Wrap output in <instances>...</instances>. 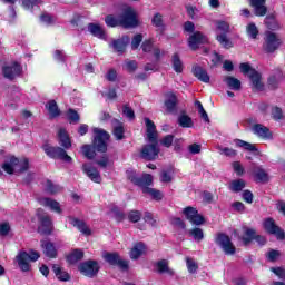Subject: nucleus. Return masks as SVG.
Wrapping results in <instances>:
<instances>
[{
    "label": "nucleus",
    "instance_id": "5",
    "mask_svg": "<svg viewBox=\"0 0 285 285\" xmlns=\"http://www.w3.org/2000/svg\"><path fill=\"white\" fill-rule=\"evenodd\" d=\"M14 166H20L18 173H28L30 170V159L26 157L19 159L17 156H10L9 161L3 163L1 168L7 175H12L14 173Z\"/></svg>",
    "mask_w": 285,
    "mask_h": 285
},
{
    "label": "nucleus",
    "instance_id": "44",
    "mask_svg": "<svg viewBox=\"0 0 285 285\" xmlns=\"http://www.w3.org/2000/svg\"><path fill=\"white\" fill-rule=\"evenodd\" d=\"M70 23L71 26H73V28H78L80 32H83V30H86V17L81 14L73 16Z\"/></svg>",
    "mask_w": 285,
    "mask_h": 285
},
{
    "label": "nucleus",
    "instance_id": "13",
    "mask_svg": "<svg viewBox=\"0 0 285 285\" xmlns=\"http://www.w3.org/2000/svg\"><path fill=\"white\" fill-rule=\"evenodd\" d=\"M240 68V72H243V75H249V79L255 88V90H264V83H262V73H259V71H256L255 69H253V67H250V63L248 62H242L239 65Z\"/></svg>",
    "mask_w": 285,
    "mask_h": 285
},
{
    "label": "nucleus",
    "instance_id": "28",
    "mask_svg": "<svg viewBox=\"0 0 285 285\" xmlns=\"http://www.w3.org/2000/svg\"><path fill=\"white\" fill-rule=\"evenodd\" d=\"M83 257H86V253H83L82 249L75 248L71 250V253L66 255L65 259L67 264L75 266V264H78V262H81Z\"/></svg>",
    "mask_w": 285,
    "mask_h": 285
},
{
    "label": "nucleus",
    "instance_id": "19",
    "mask_svg": "<svg viewBox=\"0 0 285 285\" xmlns=\"http://www.w3.org/2000/svg\"><path fill=\"white\" fill-rule=\"evenodd\" d=\"M164 106L166 108V112L168 115H173L177 112V105L179 104V99L177 98V95L173 91H167L165 95Z\"/></svg>",
    "mask_w": 285,
    "mask_h": 285
},
{
    "label": "nucleus",
    "instance_id": "47",
    "mask_svg": "<svg viewBox=\"0 0 285 285\" xmlns=\"http://www.w3.org/2000/svg\"><path fill=\"white\" fill-rule=\"evenodd\" d=\"M105 23L107 28H119L121 27V18H117L115 14H107L105 17Z\"/></svg>",
    "mask_w": 285,
    "mask_h": 285
},
{
    "label": "nucleus",
    "instance_id": "32",
    "mask_svg": "<svg viewBox=\"0 0 285 285\" xmlns=\"http://www.w3.org/2000/svg\"><path fill=\"white\" fill-rule=\"evenodd\" d=\"M151 26L156 28V32L164 35L166 32V23H164V16L159 12L155 13L151 18Z\"/></svg>",
    "mask_w": 285,
    "mask_h": 285
},
{
    "label": "nucleus",
    "instance_id": "22",
    "mask_svg": "<svg viewBox=\"0 0 285 285\" xmlns=\"http://www.w3.org/2000/svg\"><path fill=\"white\" fill-rule=\"evenodd\" d=\"M111 126L112 135L117 141L126 139V128L124 127V122H121V120L114 118L111 120Z\"/></svg>",
    "mask_w": 285,
    "mask_h": 285
},
{
    "label": "nucleus",
    "instance_id": "45",
    "mask_svg": "<svg viewBox=\"0 0 285 285\" xmlns=\"http://www.w3.org/2000/svg\"><path fill=\"white\" fill-rule=\"evenodd\" d=\"M171 66H173L174 71L177 72V75H181V72H184V62L181 61L179 53L173 55Z\"/></svg>",
    "mask_w": 285,
    "mask_h": 285
},
{
    "label": "nucleus",
    "instance_id": "18",
    "mask_svg": "<svg viewBox=\"0 0 285 285\" xmlns=\"http://www.w3.org/2000/svg\"><path fill=\"white\" fill-rule=\"evenodd\" d=\"M264 229L268 235H275L276 239L279 242H284L285 239V232L275 223V219L273 218H267L264 222Z\"/></svg>",
    "mask_w": 285,
    "mask_h": 285
},
{
    "label": "nucleus",
    "instance_id": "12",
    "mask_svg": "<svg viewBox=\"0 0 285 285\" xmlns=\"http://www.w3.org/2000/svg\"><path fill=\"white\" fill-rule=\"evenodd\" d=\"M215 245L219 246L225 255H235L237 253V247L233 244L230 236L226 233L219 232L214 238Z\"/></svg>",
    "mask_w": 285,
    "mask_h": 285
},
{
    "label": "nucleus",
    "instance_id": "21",
    "mask_svg": "<svg viewBox=\"0 0 285 285\" xmlns=\"http://www.w3.org/2000/svg\"><path fill=\"white\" fill-rule=\"evenodd\" d=\"M128 43H130V37L122 36L119 39L112 40L110 46L114 49V52H117L118 55H124V52H126V48H128Z\"/></svg>",
    "mask_w": 285,
    "mask_h": 285
},
{
    "label": "nucleus",
    "instance_id": "26",
    "mask_svg": "<svg viewBox=\"0 0 285 285\" xmlns=\"http://www.w3.org/2000/svg\"><path fill=\"white\" fill-rule=\"evenodd\" d=\"M233 144H235L236 148H243V150H246L247 153H253V155H259V149L255 144H250L239 138L234 139Z\"/></svg>",
    "mask_w": 285,
    "mask_h": 285
},
{
    "label": "nucleus",
    "instance_id": "35",
    "mask_svg": "<svg viewBox=\"0 0 285 285\" xmlns=\"http://www.w3.org/2000/svg\"><path fill=\"white\" fill-rule=\"evenodd\" d=\"M88 30L92 35V37H97V39L106 41V30H104L101 26L91 22L88 24Z\"/></svg>",
    "mask_w": 285,
    "mask_h": 285
},
{
    "label": "nucleus",
    "instance_id": "62",
    "mask_svg": "<svg viewBox=\"0 0 285 285\" xmlns=\"http://www.w3.org/2000/svg\"><path fill=\"white\" fill-rule=\"evenodd\" d=\"M126 69L127 71H129L130 73L135 72L137 70V68H139V65H137L136 60H127L125 62Z\"/></svg>",
    "mask_w": 285,
    "mask_h": 285
},
{
    "label": "nucleus",
    "instance_id": "16",
    "mask_svg": "<svg viewBox=\"0 0 285 285\" xmlns=\"http://www.w3.org/2000/svg\"><path fill=\"white\" fill-rule=\"evenodd\" d=\"M21 72H23V67L17 61L11 62L10 66H2V77L9 81H14L17 77H21Z\"/></svg>",
    "mask_w": 285,
    "mask_h": 285
},
{
    "label": "nucleus",
    "instance_id": "30",
    "mask_svg": "<svg viewBox=\"0 0 285 285\" xmlns=\"http://www.w3.org/2000/svg\"><path fill=\"white\" fill-rule=\"evenodd\" d=\"M69 224L73 226V228H77L82 235H86L87 237L92 235V230L88 228V225H86V222L75 218V217H69Z\"/></svg>",
    "mask_w": 285,
    "mask_h": 285
},
{
    "label": "nucleus",
    "instance_id": "42",
    "mask_svg": "<svg viewBox=\"0 0 285 285\" xmlns=\"http://www.w3.org/2000/svg\"><path fill=\"white\" fill-rule=\"evenodd\" d=\"M52 271H53L57 279H59V282H70L69 273L63 271V268H61V266L55 264L52 266Z\"/></svg>",
    "mask_w": 285,
    "mask_h": 285
},
{
    "label": "nucleus",
    "instance_id": "14",
    "mask_svg": "<svg viewBox=\"0 0 285 285\" xmlns=\"http://www.w3.org/2000/svg\"><path fill=\"white\" fill-rule=\"evenodd\" d=\"M78 271L81 273V275H85V277L92 279V277H97V275H99L101 266H99L98 261L88 259L79 264Z\"/></svg>",
    "mask_w": 285,
    "mask_h": 285
},
{
    "label": "nucleus",
    "instance_id": "4",
    "mask_svg": "<svg viewBox=\"0 0 285 285\" xmlns=\"http://www.w3.org/2000/svg\"><path fill=\"white\" fill-rule=\"evenodd\" d=\"M183 215L185 216V219H187V222L191 223L193 226H196L189 229V237H193V239L196 240L197 243L203 242L204 229L197 226H204V224H206V217L199 214V210H197V208L193 206L185 207L183 209Z\"/></svg>",
    "mask_w": 285,
    "mask_h": 285
},
{
    "label": "nucleus",
    "instance_id": "10",
    "mask_svg": "<svg viewBox=\"0 0 285 285\" xmlns=\"http://www.w3.org/2000/svg\"><path fill=\"white\" fill-rule=\"evenodd\" d=\"M159 153H161L159 140H149V144L144 145L140 149L139 157L145 161H156L159 159Z\"/></svg>",
    "mask_w": 285,
    "mask_h": 285
},
{
    "label": "nucleus",
    "instance_id": "9",
    "mask_svg": "<svg viewBox=\"0 0 285 285\" xmlns=\"http://www.w3.org/2000/svg\"><path fill=\"white\" fill-rule=\"evenodd\" d=\"M244 236L240 237V240L243 242V246H250L253 242H256V244L262 248L263 246H266L267 239L266 236L257 234V229L250 228V227H243Z\"/></svg>",
    "mask_w": 285,
    "mask_h": 285
},
{
    "label": "nucleus",
    "instance_id": "43",
    "mask_svg": "<svg viewBox=\"0 0 285 285\" xmlns=\"http://www.w3.org/2000/svg\"><path fill=\"white\" fill-rule=\"evenodd\" d=\"M229 190L232 193H242L246 188V180L238 178L235 180H232L228 186Z\"/></svg>",
    "mask_w": 285,
    "mask_h": 285
},
{
    "label": "nucleus",
    "instance_id": "17",
    "mask_svg": "<svg viewBox=\"0 0 285 285\" xmlns=\"http://www.w3.org/2000/svg\"><path fill=\"white\" fill-rule=\"evenodd\" d=\"M187 43L194 52L199 50V46H206V43H210L208 36L202 33V31H195L189 36Z\"/></svg>",
    "mask_w": 285,
    "mask_h": 285
},
{
    "label": "nucleus",
    "instance_id": "8",
    "mask_svg": "<svg viewBox=\"0 0 285 285\" xmlns=\"http://www.w3.org/2000/svg\"><path fill=\"white\" fill-rule=\"evenodd\" d=\"M41 257L39 252L31 249L28 252H20L16 259L18 262V266L22 273H30V268H32V265H30L29 262H37Z\"/></svg>",
    "mask_w": 285,
    "mask_h": 285
},
{
    "label": "nucleus",
    "instance_id": "59",
    "mask_svg": "<svg viewBox=\"0 0 285 285\" xmlns=\"http://www.w3.org/2000/svg\"><path fill=\"white\" fill-rule=\"evenodd\" d=\"M173 141H175V135H166L160 140V144L164 146V148H170V146H173Z\"/></svg>",
    "mask_w": 285,
    "mask_h": 285
},
{
    "label": "nucleus",
    "instance_id": "33",
    "mask_svg": "<svg viewBox=\"0 0 285 285\" xmlns=\"http://www.w3.org/2000/svg\"><path fill=\"white\" fill-rule=\"evenodd\" d=\"M177 124L180 128H194L195 122L193 118L186 114V110L180 111V115L177 118Z\"/></svg>",
    "mask_w": 285,
    "mask_h": 285
},
{
    "label": "nucleus",
    "instance_id": "56",
    "mask_svg": "<svg viewBox=\"0 0 285 285\" xmlns=\"http://www.w3.org/2000/svg\"><path fill=\"white\" fill-rule=\"evenodd\" d=\"M272 119H274V121H282V119H284V111L282 108L277 106L272 108Z\"/></svg>",
    "mask_w": 285,
    "mask_h": 285
},
{
    "label": "nucleus",
    "instance_id": "38",
    "mask_svg": "<svg viewBox=\"0 0 285 285\" xmlns=\"http://www.w3.org/2000/svg\"><path fill=\"white\" fill-rule=\"evenodd\" d=\"M216 41L224 48L225 50H230V48L235 47V43H233V40L228 38V33H219L216 36Z\"/></svg>",
    "mask_w": 285,
    "mask_h": 285
},
{
    "label": "nucleus",
    "instance_id": "46",
    "mask_svg": "<svg viewBox=\"0 0 285 285\" xmlns=\"http://www.w3.org/2000/svg\"><path fill=\"white\" fill-rule=\"evenodd\" d=\"M141 217H144L141 210L131 209L127 213V219L130 224H139V222H141Z\"/></svg>",
    "mask_w": 285,
    "mask_h": 285
},
{
    "label": "nucleus",
    "instance_id": "15",
    "mask_svg": "<svg viewBox=\"0 0 285 285\" xmlns=\"http://www.w3.org/2000/svg\"><path fill=\"white\" fill-rule=\"evenodd\" d=\"M282 46V38L277 37V33L268 31L265 37L263 50L267 55H273L276 50H279Z\"/></svg>",
    "mask_w": 285,
    "mask_h": 285
},
{
    "label": "nucleus",
    "instance_id": "57",
    "mask_svg": "<svg viewBox=\"0 0 285 285\" xmlns=\"http://www.w3.org/2000/svg\"><path fill=\"white\" fill-rule=\"evenodd\" d=\"M141 41H144V35L137 33L131 39V50H137L139 46H141Z\"/></svg>",
    "mask_w": 285,
    "mask_h": 285
},
{
    "label": "nucleus",
    "instance_id": "54",
    "mask_svg": "<svg viewBox=\"0 0 285 285\" xmlns=\"http://www.w3.org/2000/svg\"><path fill=\"white\" fill-rule=\"evenodd\" d=\"M247 35L252 38V39H257V37L259 36V29H257V26L255 24V22H250L247 26Z\"/></svg>",
    "mask_w": 285,
    "mask_h": 285
},
{
    "label": "nucleus",
    "instance_id": "25",
    "mask_svg": "<svg viewBox=\"0 0 285 285\" xmlns=\"http://www.w3.org/2000/svg\"><path fill=\"white\" fill-rule=\"evenodd\" d=\"M145 126H146V136L148 141L159 140V137L157 134V126L150 118H145Z\"/></svg>",
    "mask_w": 285,
    "mask_h": 285
},
{
    "label": "nucleus",
    "instance_id": "29",
    "mask_svg": "<svg viewBox=\"0 0 285 285\" xmlns=\"http://www.w3.org/2000/svg\"><path fill=\"white\" fill-rule=\"evenodd\" d=\"M82 173H85V175H87V177H89L94 184H99L101 181V174H99V170L88 164L82 165Z\"/></svg>",
    "mask_w": 285,
    "mask_h": 285
},
{
    "label": "nucleus",
    "instance_id": "27",
    "mask_svg": "<svg viewBox=\"0 0 285 285\" xmlns=\"http://www.w3.org/2000/svg\"><path fill=\"white\" fill-rule=\"evenodd\" d=\"M41 248L43 249V255L49 257V259H57L58 252L55 243L50 240H41Z\"/></svg>",
    "mask_w": 285,
    "mask_h": 285
},
{
    "label": "nucleus",
    "instance_id": "48",
    "mask_svg": "<svg viewBox=\"0 0 285 285\" xmlns=\"http://www.w3.org/2000/svg\"><path fill=\"white\" fill-rule=\"evenodd\" d=\"M265 257L267 262H271V264H275L279 257H282V252L277 249H269L266 254Z\"/></svg>",
    "mask_w": 285,
    "mask_h": 285
},
{
    "label": "nucleus",
    "instance_id": "51",
    "mask_svg": "<svg viewBox=\"0 0 285 285\" xmlns=\"http://www.w3.org/2000/svg\"><path fill=\"white\" fill-rule=\"evenodd\" d=\"M45 190L46 193H49V195H57V193H59L61 188L58 185H55L52 180L47 179Z\"/></svg>",
    "mask_w": 285,
    "mask_h": 285
},
{
    "label": "nucleus",
    "instance_id": "60",
    "mask_svg": "<svg viewBox=\"0 0 285 285\" xmlns=\"http://www.w3.org/2000/svg\"><path fill=\"white\" fill-rule=\"evenodd\" d=\"M142 219L145 224H150V226H157V220L150 212H145Z\"/></svg>",
    "mask_w": 285,
    "mask_h": 285
},
{
    "label": "nucleus",
    "instance_id": "63",
    "mask_svg": "<svg viewBox=\"0 0 285 285\" xmlns=\"http://www.w3.org/2000/svg\"><path fill=\"white\" fill-rule=\"evenodd\" d=\"M173 226H176L177 228H180L181 230H186V222L179 217H174L171 219Z\"/></svg>",
    "mask_w": 285,
    "mask_h": 285
},
{
    "label": "nucleus",
    "instance_id": "50",
    "mask_svg": "<svg viewBox=\"0 0 285 285\" xmlns=\"http://www.w3.org/2000/svg\"><path fill=\"white\" fill-rule=\"evenodd\" d=\"M219 155H224L225 157H237V150L229 147H217Z\"/></svg>",
    "mask_w": 285,
    "mask_h": 285
},
{
    "label": "nucleus",
    "instance_id": "41",
    "mask_svg": "<svg viewBox=\"0 0 285 285\" xmlns=\"http://www.w3.org/2000/svg\"><path fill=\"white\" fill-rule=\"evenodd\" d=\"M253 174H254L256 181H259L261 184H268V173H266V170H264V168L254 167Z\"/></svg>",
    "mask_w": 285,
    "mask_h": 285
},
{
    "label": "nucleus",
    "instance_id": "49",
    "mask_svg": "<svg viewBox=\"0 0 285 285\" xmlns=\"http://www.w3.org/2000/svg\"><path fill=\"white\" fill-rule=\"evenodd\" d=\"M67 117L69 124H79V121H81V116H79V112L72 108L68 109Z\"/></svg>",
    "mask_w": 285,
    "mask_h": 285
},
{
    "label": "nucleus",
    "instance_id": "11",
    "mask_svg": "<svg viewBox=\"0 0 285 285\" xmlns=\"http://www.w3.org/2000/svg\"><path fill=\"white\" fill-rule=\"evenodd\" d=\"M102 259L108 265L119 268V271H128L130 268V263L121 258L119 252H105L102 254Z\"/></svg>",
    "mask_w": 285,
    "mask_h": 285
},
{
    "label": "nucleus",
    "instance_id": "34",
    "mask_svg": "<svg viewBox=\"0 0 285 285\" xmlns=\"http://www.w3.org/2000/svg\"><path fill=\"white\" fill-rule=\"evenodd\" d=\"M155 266H156L157 273L159 275H164V273H166L170 277H173L175 275V269H171L168 266V259H160V261L156 262Z\"/></svg>",
    "mask_w": 285,
    "mask_h": 285
},
{
    "label": "nucleus",
    "instance_id": "6",
    "mask_svg": "<svg viewBox=\"0 0 285 285\" xmlns=\"http://www.w3.org/2000/svg\"><path fill=\"white\" fill-rule=\"evenodd\" d=\"M120 24L125 30H130L132 28H139L141 22L139 21V16L132 7H127L124 9L120 16Z\"/></svg>",
    "mask_w": 285,
    "mask_h": 285
},
{
    "label": "nucleus",
    "instance_id": "61",
    "mask_svg": "<svg viewBox=\"0 0 285 285\" xmlns=\"http://www.w3.org/2000/svg\"><path fill=\"white\" fill-rule=\"evenodd\" d=\"M243 200H245L246 204H253L254 195L250 189H245L242 194Z\"/></svg>",
    "mask_w": 285,
    "mask_h": 285
},
{
    "label": "nucleus",
    "instance_id": "55",
    "mask_svg": "<svg viewBox=\"0 0 285 285\" xmlns=\"http://www.w3.org/2000/svg\"><path fill=\"white\" fill-rule=\"evenodd\" d=\"M111 213H114V217L116 219V222H118V224H121V222H124L126 219V213H124L121 209H119V207H114L111 209Z\"/></svg>",
    "mask_w": 285,
    "mask_h": 285
},
{
    "label": "nucleus",
    "instance_id": "39",
    "mask_svg": "<svg viewBox=\"0 0 285 285\" xmlns=\"http://www.w3.org/2000/svg\"><path fill=\"white\" fill-rule=\"evenodd\" d=\"M223 81L228 86L230 90H236V91L242 90V81L233 76H226L223 79Z\"/></svg>",
    "mask_w": 285,
    "mask_h": 285
},
{
    "label": "nucleus",
    "instance_id": "53",
    "mask_svg": "<svg viewBox=\"0 0 285 285\" xmlns=\"http://www.w3.org/2000/svg\"><path fill=\"white\" fill-rule=\"evenodd\" d=\"M155 40L153 38L146 39L141 43V50L142 52H153L155 50Z\"/></svg>",
    "mask_w": 285,
    "mask_h": 285
},
{
    "label": "nucleus",
    "instance_id": "24",
    "mask_svg": "<svg viewBox=\"0 0 285 285\" xmlns=\"http://www.w3.org/2000/svg\"><path fill=\"white\" fill-rule=\"evenodd\" d=\"M249 6L254 8V13L256 17H266L268 12L266 0H249Z\"/></svg>",
    "mask_w": 285,
    "mask_h": 285
},
{
    "label": "nucleus",
    "instance_id": "1",
    "mask_svg": "<svg viewBox=\"0 0 285 285\" xmlns=\"http://www.w3.org/2000/svg\"><path fill=\"white\" fill-rule=\"evenodd\" d=\"M58 144L61 147L45 142L41 148L49 159H59L60 161H65V164H72V157L66 151L72 148V141L68 131L63 128L58 130Z\"/></svg>",
    "mask_w": 285,
    "mask_h": 285
},
{
    "label": "nucleus",
    "instance_id": "2",
    "mask_svg": "<svg viewBox=\"0 0 285 285\" xmlns=\"http://www.w3.org/2000/svg\"><path fill=\"white\" fill-rule=\"evenodd\" d=\"M91 144H86L81 147L82 155L86 159L92 160L97 157V153L105 155L108 153V141H110V134L99 127L92 128Z\"/></svg>",
    "mask_w": 285,
    "mask_h": 285
},
{
    "label": "nucleus",
    "instance_id": "20",
    "mask_svg": "<svg viewBox=\"0 0 285 285\" xmlns=\"http://www.w3.org/2000/svg\"><path fill=\"white\" fill-rule=\"evenodd\" d=\"M252 132L259 137V139L271 140L273 139V132L271 129L262 124H255L252 126Z\"/></svg>",
    "mask_w": 285,
    "mask_h": 285
},
{
    "label": "nucleus",
    "instance_id": "7",
    "mask_svg": "<svg viewBox=\"0 0 285 285\" xmlns=\"http://www.w3.org/2000/svg\"><path fill=\"white\" fill-rule=\"evenodd\" d=\"M36 215L39 224V235H45L46 237L52 235V233H55V223L52 222V217L48 214H43V209H38Z\"/></svg>",
    "mask_w": 285,
    "mask_h": 285
},
{
    "label": "nucleus",
    "instance_id": "36",
    "mask_svg": "<svg viewBox=\"0 0 285 285\" xmlns=\"http://www.w3.org/2000/svg\"><path fill=\"white\" fill-rule=\"evenodd\" d=\"M144 250H146V244L144 242L137 243L129 252L130 259H139L144 255Z\"/></svg>",
    "mask_w": 285,
    "mask_h": 285
},
{
    "label": "nucleus",
    "instance_id": "40",
    "mask_svg": "<svg viewBox=\"0 0 285 285\" xmlns=\"http://www.w3.org/2000/svg\"><path fill=\"white\" fill-rule=\"evenodd\" d=\"M46 108L51 119H55L61 115V109H59V105H57L56 100H49Z\"/></svg>",
    "mask_w": 285,
    "mask_h": 285
},
{
    "label": "nucleus",
    "instance_id": "52",
    "mask_svg": "<svg viewBox=\"0 0 285 285\" xmlns=\"http://www.w3.org/2000/svg\"><path fill=\"white\" fill-rule=\"evenodd\" d=\"M216 29L222 32V35H228L230 32V24L224 20L216 21Z\"/></svg>",
    "mask_w": 285,
    "mask_h": 285
},
{
    "label": "nucleus",
    "instance_id": "37",
    "mask_svg": "<svg viewBox=\"0 0 285 285\" xmlns=\"http://www.w3.org/2000/svg\"><path fill=\"white\" fill-rule=\"evenodd\" d=\"M264 23L267 30H279V22L277 21V17L275 16V13L267 14L265 17Z\"/></svg>",
    "mask_w": 285,
    "mask_h": 285
},
{
    "label": "nucleus",
    "instance_id": "64",
    "mask_svg": "<svg viewBox=\"0 0 285 285\" xmlns=\"http://www.w3.org/2000/svg\"><path fill=\"white\" fill-rule=\"evenodd\" d=\"M232 166L234 168V173H236L238 177H242V175H244V166H242V163L234 161Z\"/></svg>",
    "mask_w": 285,
    "mask_h": 285
},
{
    "label": "nucleus",
    "instance_id": "31",
    "mask_svg": "<svg viewBox=\"0 0 285 285\" xmlns=\"http://www.w3.org/2000/svg\"><path fill=\"white\" fill-rule=\"evenodd\" d=\"M40 204L46 208H50V210H52L53 213H57L58 215H61V213H63V209H61V205L59 204V202L52 198H49V197L41 198Z\"/></svg>",
    "mask_w": 285,
    "mask_h": 285
},
{
    "label": "nucleus",
    "instance_id": "23",
    "mask_svg": "<svg viewBox=\"0 0 285 285\" xmlns=\"http://www.w3.org/2000/svg\"><path fill=\"white\" fill-rule=\"evenodd\" d=\"M191 73L198 81H202L203 83H210V76L208 75V71L204 69V67L199 65H194L191 67Z\"/></svg>",
    "mask_w": 285,
    "mask_h": 285
},
{
    "label": "nucleus",
    "instance_id": "3",
    "mask_svg": "<svg viewBox=\"0 0 285 285\" xmlns=\"http://www.w3.org/2000/svg\"><path fill=\"white\" fill-rule=\"evenodd\" d=\"M127 179L134 184V186L141 188L144 195H150L151 199L155 202H161L164 199V194H161L160 190L149 187L153 186V175L144 174L139 177L136 171L131 170L127 171Z\"/></svg>",
    "mask_w": 285,
    "mask_h": 285
},
{
    "label": "nucleus",
    "instance_id": "58",
    "mask_svg": "<svg viewBox=\"0 0 285 285\" xmlns=\"http://www.w3.org/2000/svg\"><path fill=\"white\" fill-rule=\"evenodd\" d=\"M267 85L269 90H277L279 88V80H277L276 76H271L267 79Z\"/></svg>",
    "mask_w": 285,
    "mask_h": 285
}]
</instances>
